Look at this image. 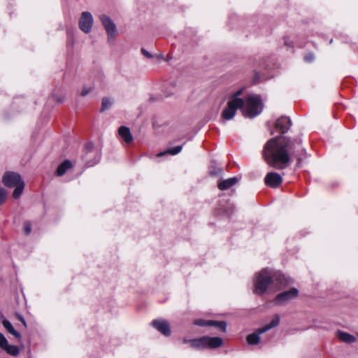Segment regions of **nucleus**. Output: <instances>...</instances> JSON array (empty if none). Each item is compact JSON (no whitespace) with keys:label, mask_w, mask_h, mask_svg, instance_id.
<instances>
[{"label":"nucleus","mask_w":358,"mask_h":358,"mask_svg":"<svg viewBox=\"0 0 358 358\" xmlns=\"http://www.w3.org/2000/svg\"><path fill=\"white\" fill-rule=\"evenodd\" d=\"M314 58H315V57H314L313 54L309 53L305 56L304 59L307 62H311L314 60Z\"/></svg>","instance_id":"28"},{"label":"nucleus","mask_w":358,"mask_h":358,"mask_svg":"<svg viewBox=\"0 0 358 358\" xmlns=\"http://www.w3.org/2000/svg\"><path fill=\"white\" fill-rule=\"evenodd\" d=\"M99 20L107 33L108 43H113L117 34L116 25L111 18L106 15H101Z\"/></svg>","instance_id":"7"},{"label":"nucleus","mask_w":358,"mask_h":358,"mask_svg":"<svg viewBox=\"0 0 358 358\" xmlns=\"http://www.w3.org/2000/svg\"><path fill=\"white\" fill-rule=\"evenodd\" d=\"M243 89L238 90L233 94L232 99L227 103V107L222 111V117L226 120H231L236 115L238 108L243 107V100L238 96L242 94Z\"/></svg>","instance_id":"4"},{"label":"nucleus","mask_w":358,"mask_h":358,"mask_svg":"<svg viewBox=\"0 0 358 358\" xmlns=\"http://www.w3.org/2000/svg\"><path fill=\"white\" fill-rule=\"evenodd\" d=\"M2 324L9 334H12L15 338L20 339V334L15 329L12 324L8 320L3 319L2 320Z\"/></svg>","instance_id":"20"},{"label":"nucleus","mask_w":358,"mask_h":358,"mask_svg":"<svg viewBox=\"0 0 358 358\" xmlns=\"http://www.w3.org/2000/svg\"><path fill=\"white\" fill-rule=\"evenodd\" d=\"M237 182L238 178L236 177H233L220 181L217 186L220 190H226L234 186Z\"/></svg>","instance_id":"19"},{"label":"nucleus","mask_w":358,"mask_h":358,"mask_svg":"<svg viewBox=\"0 0 358 358\" xmlns=\"http://www.w3.org/2000/svg\"><path fill=\"white\" fill-rule=\"evenodd\" d=\"M93 22L92 15L90 12H83L79 20V28L84 33L88 34L92 30Z\"/></svg>","instance_id":"9"},{"label":"nucleus","mask_w":358,"mask_h":358,"mask_svg":"<svg viewBox=\"0 0 358 358\" xmlns=\"http://www.w3.org/2000/svg\"><path fill=\"white\" fill-rule=\"evenodd\" d=\"M291 156L297 159L299 166L306 158V151L300 138L291 139L282 136L274 137L265 144L263 157L266 162L276 169H284L291 162Z\"/></svg>","instance_id":"1"},{"label":"nucleus","mask_w":358,"mask_h":358,"mask_svg":"<svg viewBox=\"0 0 358 358\" xmlns=\"http://www.w3.org/2000/svg\"><path fill=\"white\" fill-rule=\"evenodd\" d=\"M189 344L191 347L196 349L217 348L222 345V340L219 337L202 336L189 340Z\"/></svg>","instance_id":"5"},{"label":"nucleus","mask_w":358,"mask_h":358,"mask_svg":"<svg viewBox=\"0 0 358 358\" xmlns=\"http://www.w3.org/2000/svg\"><path fill=\"white\" fill-rule=\"evenodd\" d=\"M0 348L6 353L12 356H16L19 353V349L16 345H10L4 335L0 332Z\"/></svg>","instance_id":"12"},{"label":"nucleus","mask_w":358,"mask_h":358,"mask_svg":"<svg viewBox=\"0 0 358 358\" xmlns=\"http://www.w3.org/2000/svg\"><path fill=\"white\" fill-rule=\"evenodd\" d=\"M263 105L258 95L250 94L246 99L245 105L243 103V107L241 108L244 116L248 117H254L262 111Z\"/></svg>","instance_id":"3"},{"label":"nucleus","mask_w":358,"mask_h":358,"mask_svg":"<svg viewBox=\"0 0 358 358\" xmlns=\"http://www.w3.org/2000/svg\"><path fill=\"white\" fill-rule=\"evenodd\" d=\"M282 182L281 176L275 172H269L264 178L266 185L271 188L278 187Z\"/></svg>","instance_id":"11"},{"label":"nucleus","mask_w":358,"mask_h":358,"mask_svg":"<svg viewBox=\"0 0 358 358\" xmlns=\"http://www.w3.org/2000/svg\"><path fill=\"white\" fill-rule=\"evenodd\" d=\"M24 231L25 234L28 235L31 231V225L29 222H26L24 225Z\"/></svg>","instance_id":"27"},{"label":"nucleus","mask_w":358,"mask_h":358,"mask_svg":"<svg viewBox=\"0 0 358 358\" xmlns=\"http://www.w3.org/2000/svg\"><path fill=\"white\" fill-rule=\"evenodd\" d=\"M280 316L278 315H274L269 324L263 327L259 328L254 333L248 335L246 340L249 345H255L259 342L260 335L266 332L272 328L277 327L280 323Z\"/></svg>","instance_id":"6"},{"label":"nucleus","mask_w":358,"mask_h":358,"mask_svg":"<svg viewBox=\"0 0 358 358\" xmlns=\"http://www.w3.org/2000/svg\"><path fill=\"white\" fill-rule=\"evenodd\" d=\"M6 190L3 187H0V206L6 201Z\"/></svg>","instance_id":"25"},{"label":"nucleus","mask_w":358,"mask_h":358,"mask_svg":"<svg viewBox=\"0 0 358 358\" xmlns=\"http://www.w3.org/2000/svg\"><path fill=\"white\" fill-rule=\"evenodd\" d=\"M112 101L109 98H103L101 103V110L104 111L108 109L112 105Z\"/></svg>","instance_id":"24"},{"label":"nucleus","mask_w":358,"mask_h":358,"mask_svg":"<svg viewBox=\"0 0 358 358\" xmlns=\"http://www.w3.org/2000/svg\"><path fill=\"white\" fill-rule=\"evenodd\" d=\"M194 324L200 327L205 326H214L220 329L221 331L224 332L227 329V324L225 322H218L215 320H196Z\"/></svg>","instance_id":"14"},{"label":"nucleus","mask_w":358,"mask_h":358,"mask_svg":"<svg viewBox=\"0 0 358 358\" xmlns=\"http://www.w3.org/2000/svg\"><path fill=\"white\" fill-rule=\"evenodd\" d=\"M182 145H178V146H176V147L169 149L166 152L159 153L157 155V156L161 157V156L165 155L166 154L175 155L178 154L182 150Z\"/></svg>","instance_id":"22"},{"label":"nucleus","mask_w":358,"mask_h":358,"mask_svg":"<svg viewBox=\"0 0 358 358\" xmlns=\"http://www.w3.org/2000/svg\"><path fill=\"white\" fill-rule=\"evenodd\" d=\"M184 343H189V340L184 339Z\"/></svg>","instance_id":"32"},{"label":"nucleus","mask_w":358,"mask_h":358,"mask_svg":"<svg viewBox=\"0 0 358 358\" xmlns=\"http://www.w3.org/2000/svg\"><path fill=\"white\" fill-rule=\"evenodd\" d=\"M20 321L22 322V324H24V326H26V325H27V324H26V322H25V320H24V318L21 317V318H20Z\"/></svg>","instance_id":"31"},{"label":"nucleus","mask_w":358,"mask_h":358,"mask_svg":"<svg viewBox=\"0 0 358 358\" xmlns=\"http://www.w3.org/2000/svg\"><path fill=\"white\" fill-rule=\"evenodd\" d=\"M141 52H142V54L145 57H146L148 58H152L153 57V56L149 52H148L145 49H144V48L141 49Z\"/></svg>","instance_id":"29"},{"label":"nucleus","mask_w":358,"mask_h":358,"mask_svg":"<svg viewBox=\"0 0 358 358\" xmlns=\"http://www.w3.org/2000/svg\"><path fill=\"white\" fill-rule=\"evenodd\" d=\"M71 167V163L69 160L64 161L63 163H62L57 169V174L59 176H63L68 169H69Z\"/></svg>","instance_id":"21"},{"label":"nucleus","mask_w":358,"mask_h":358,"mask_svg":"<svg viewBox=\"0 0 358 358\" xmlns=\"http://www.w3.org/2000/svg\"><path fill=\"white\" fill-rule=\"evenodd\" d=\"M85 149L87 150V156L88 155H94L95 154L96 155V157H95V159H94V162H91V161H89L87 158H86V162L87 164V165L89 166H94V164H96L99 160H100V154L98 152L97 150H93V144L92 143H87L86 145H85Z\"/></svg>","instance_id":"16"},{"label":"nucleus","mask_w":358,"mask_h":358,"mask_svg":"<svg viewBox=\"0 0 358 358\" xmlns=\"http://www.w3.org/2000/svg\"><path fill=\"white\" fill-rule=\"evenodd\" d=\"M336 336L343 343H352L356 341V338L355 336L341 330L337 331Z\"/></svg>","instance_id":"17"},{"label":"nucleus","mask_w":358,"mask_h":358,"mask_svg":"<svg viewBox=\"0 0 358 358\" xmlns=\"http://www.w3.org/2000/svg\"><path fill=\"white\" fill-rule=\"evenodd\" d=\"M24 181L20 174L13 171L6 172L2 178V182L7 187H14Z\"/></svg>","instance_id":"8"},{"label":"nucleus","mask_w":358,"mask_h":358,"mask_svg":"<svg viewBox=\"0 0 358 358\" xmlns=\"http://www.w3.org/2000/svg\"><path fill=\"white\" fill-rule=\"evenodd\" d=\"M298 290L296 288H292L288 291L283 292L278 294L274 300L277 305H285L290 300L296 298L298 295Z\"/></svg>","instance_id":"10"},{"label":"nucleus","mask_w":358,"mask_h":358,"mask_svg":"<svg viewBox=\"0 0 358 358\" xmlns=\"http://www.w3.org/2000/svg\"><path fill=\"white\" fill-rule=\"evenodd\" d=\"M120 136L127 143H130L133 141V136L130 129L124 126H122L118 129Z\"/></svg>","instance_id":"18"},{"label":"nucleus","mask_w":358,"mask_h":358,"mask_svg":"<svg viewBox=\"0 0 358 358\" xmlns=\"http://www.w3.org/2000/svg\"><path fill=\"white\" fill-rule=\"evenodd\" d=\"M152 326L166 336L171 335V331L169 322L166 320H155L152 322Z\"/></svg>","instance_id":"15"},{"label":"nucleus","mask_w":358,"mask_h":358,"mask_svg":"<svg viewBox=\"0 0 358 358\" xmlns=\"http://www.w3.org/2000/svg\"><path fill=\"white\" fill-rule=\"evenodd\" d=\"M289 283V279L280 271L265 268L257 272L253 279L254 293L263 295L268 290L276 291Z\"/></svg>","instance_id":"2"},{"label":"nucleus","mask_w":358,"mask_h":358,"mask_svg":"<svg viewBox=\"0 0 358 358\" xmlns=\"http://www.w3.org/2000/svg\"><path fill=\"white\" fill-rule=\"evenodd\" d=\"M357 336H358V333H357Z\"/></svg>","instance_id":"33"},{"label":"nucleus","mask_w":358,"mask_h":358,"mask_svg":"<svg viewBox=\"0 0 358 358\" xmlns=\"http://www.w3.org/2000/svg\"><path fill=\"white\" fill-rule=\"evenodd\" d=\"M291 126V120L286 116H282L278 118L275 124V129L280 134H285L289 129Z\"/></svg>","instance_id":"13"},{"label":"nucleus","mask_w":358,"mask_h":358,"mask_svg":"<svg viewBox=\"0 0 358 358\" xmlns=\"http://www.w3.org/2000/svg\"><path fill=\"white\" fill-rule=\"evenodd\" d=\"M93 87L91 86H85L80 92L82 96H85L92 91Z\"/></svg>","instance_id":"26"},{"label":"nucleus","mask_w":358,"mask_h":358,"mask_svg":"<svg viewBox=\"0 0 358 358\" xmlns=\"http://www.w3.org/2000/svg\"><path fill=\"white\" fill-rule=\"evenodd\" d=\"M14 187H15V189L13 192V196L14 199H18L22 194V192H23V189L24 187V182H21Z\"/></svg>","instance_id":"23"},{"label":"nucleus","mask_w":358,"mask_h":358,"mask_svg":"<svg viewBox=\"0 0 358 358\" xmlns=\"http://www.w3.org/2000/svg\"><path fill=\"white\" fill-rule=\"evenodd\" d=\"M285 45L289 46V47H292V41H289L288 39L286 38L285 41Z\"/></svg>","instance_id":"30"}]
</instances>
